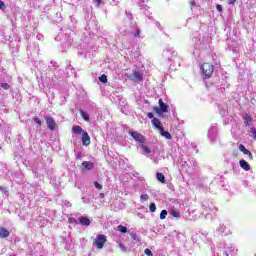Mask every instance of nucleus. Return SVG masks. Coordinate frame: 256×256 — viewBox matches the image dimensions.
<instances>
[{
	"instance_id": "7",
	"label": "nucleus",
	"mask_w": 256,
	"mask_h": 256,
	"mask_svg": "<svg viewBox=\"0 0 256 256\" xmlns=\"http://www.w3.org/2000/svg\"><path fill=\"white\" fill-rule=\"evenodd\" d=\"M239 150H240L244 155H248L250 161H253V153H251V151L247 150V148H245V145L240 144V145H239Z\"/></svg>"
},
{
	"instance_id": "38",
	"label": "nucleus",
	"mask_w": 256,
	"mask_h": 256,
	"mask_svg": "<svg viewBox=\"0 0 256 256\" xmlns=\"http://www.w3.org/2000/svg\"><path fill=\"white\" fill-rule=\"evenodd\" d=\"M190 5H191L192 7H195V0H192V1L190 2Z\"/></svg>"
},
{
	"instance_id": "8",
	"label": "nucleus",
	"mask_w": 256,
	"mask_h": 256,
	"mask_svg": "<svg viewBox=\"0 0 256 256\" xmlns=\"http://www.w3.org/2000/svg\"><path fill=\"white\" fill-rule=\"evenodd\" d=\"M82 167H84V169H87L88 171H91V169L95 168V164L91 161H83Z\"/></svg>"
},
{
	"instance_id": "34",
	"label": "nucleus",
	"mask_w": 256,
	"mask_h": 256,
	"mask_svg": "<svg viewBox=\"0 0 256 256\" xmlns=\"http://www.w3.org/2000/svg\"><path fill=\"white\" fill-rule=\"evenodd\" d=\"M237 0H228V5H235Z\"/></svg>"
},
{
	"instance_id": "16",
	"label": "nucleus",
	"mask_w": 256,
	"mask_h": 256,
	"mask_svg": "<svg viewBox=\"0 0 256 256\" xmlns=\"http://www.w3.org/2000/svg\"><path fill=\"white\" fill-rule=\"evenodd\" d=\"M79 113H80L82 119H84V121H89L90 118H89V114H87V112L80 110Z\"/></svg>"
},
{
	"instance_id": "15",
	"label": "nucleus",
	"mask_w": 256,
	"mask_h": 256,
	"mask_svg": "<svg viewBox=\"0 0 256 256\" xmlns=\"http://www.w3.org/2000/svg\"><path fill=\"white\" fill-rule=\"evenodd\" d=\"M156 177H157V179L160 181V183H166L165 175H163V173L158 172V173L156 174Z\"/></svg>"
},
{
	"instance_id": "22",
	"label": "nucleus",
	"mask_w": 256,
	"mask_h": 256,
	"mask_svg": "<svg viewBox=\"0 0 256 256\" xmlns=\"http://www.w3.org/2000/svg\"><path fill=\"white\" fill-rule=\"evenodd\" d=\"M99 81H100L101 83H107V75L102 74V75L99 77Z\"/></svg>"
},
{
	"instance_id": "28",
	"label": "nucleus",
	"mask_w": 256,
	"mask_h": 256,
	"mask_svg": "<svg viewBox=\"0 0 256 256\" xmlns=\"http://www.w3.org/2000/svg\"><path fill=\"white\" fill-rule=\"evenodd\" d=\"M6 8H7V6H5V2L0 0V9H1V11H5Z\"/></svg>"
},
{
	"instance_id": "2",
	"label": "nucleus",
	"mask_w": 256,
	"mask_h": 256,
	"mask_svg": "<svg viewBox=\"0 0 256 256\" xmlns=\"http://www.w3.org/2000/svg\"><path fill=\"white\" fill-rule=\"evenodd\" d=\"M158 104L159 107L153 108V111H155L157 115H161L162 113H167L169 111V106L163 102V99H159Z\"/></svg>"
},
{
	"instance_id": "42",
	"label": "nucleus",
	"mask_w": 256,
	"mask_h": 256,
	"mask_svg": "<svg viewBox=\"0 0 256 256\" xmlns=\"http://www.w3.org/2000/svg\"><path fill=\"white\" fill-rule=\"evenodd\" d=\"M69 221H70V223H71V221H72V220H71V219H69Z\"/></svg>"
},
{
	"instance_id": "10",
	"label": "nucleus",
	"mask_w": 256,
	"mask_h": 256,
	"mask_svg": "<svg viewBox=\"0 0 256 256\" xmlns=\"http://www.w3.org/2000/svg\"><path fill=\"white\" fill-rule=\"evenodd\" d=\"M79 223H80V225H84L85 227H89V225H91V220H89V218H87V217H80L79 218Z\"/></svg>"
},
{
	"instance_id": "39",
	"label": "nucleus",
	"mask_w": 256,
	"mask_h": 256,
	"mask_svg": "<svg viewBox=\"0 0 256 256\" xmlns=\"http://www.w3.org/2000/svg\"><path fill=\"white\" fill-rule=\"evenodd\" d=\"M140 33H141V31L138 30V31L136 32V35L139 36Z\"/></svg>"
},
{
	"instance_id": "41",
	"label": "nucleus",
	"mask_w": 256,
	"mask_h": 256,
	"mask_svg": "<svg viewBox=\"0 0 256 256\" xmlns=\"http://www.w3.org/2000/svg\"><path fill=\"white\" fill-rule=\"evenodd\" d=\"M100 197H105V194L101 193V194H100Z\"/></svg>"
},
{
	"instance_id": "26",
	"label": "nucleus",
	"mask_w": 256,
	"mask_h": 256,
	"mask_svg": "<svg viewBox=\"0 0 256 256\" xmlns=\"http://www.w3.org/2000/svg\"><path fill=\"white\" fill-rule=\"evenodd\" d=\"M140 200H141V201H148V200H149V195H147V194H142V195L140 196Z\"/></svg>"
},
{
	"instance_id": "21",
	"label": "nucleus",
	"mask_w": 256,
	"mask_h": 256,
	"mask_svg": "<svg viewBox=\"0 0 256 256\" xmlns=\"http://www.w3.org/2000/svg\"><path fill=\"white\" fill-rule=\"evenodd\" d=\"M149 210L151 211V213H155V211H157V206L155 205V203H151L149 205Z\"/></svg>"
},
{
	"instance_id": "11",
	"label": "nucleus",
	"mask_w": 256,
	"mask_h": 256,
	"mask_svg": "<svg viewBox=\"0 0 256 256\" xmlns=\"http://www.w3.org/2000/svg\"><path fill=\"white\" fill-rule=\"evenodd\" d=\"M152 125L156 127V129H163V124H161V120H159V118H153Z\"/></svg>"
},
{
	"instance_id": "32",
	"label": "nucleus",
	"mask_w": 256,
	"mask_h": 256,
	"mask_svg": "<svg viewBox=\"0 0 256 256\" xmlns=\"http://www.w3.org/2000/svg\"><path fill=\"white\" fill-rule=\"evenodd\" d=\"M250 136L253 138V139H256V130H251L250 131Z\"/></svg>"
},
{
	"instance_id": "9",
	"label": "nucleus",
	"mask_w": 256,
	"mask_h": 256,
	"mask_svg": "<svg viewBox=\"0 0 256 256\" xmlns=\"http://www.w3.org/2000/svg\"><path fill=\"white\" fill-rule=\"evenodd\" d=\"M239 165H240L241 169H244V171H251V165H249V163H247V161L240 160Z\"/></svg>"
},
{
	"instance_id": "13",
	"label": "nucleus",
	"mask_w": 256,
	"mask_h": 256,
	"mask_svg": "<svg viewBox=\"0 0 256 256\" xmlns=\"http://www.w3.org/2000/svg\"><path fill=\"white\" fill-rule=\"evenodd\" d=\"M133 77L136 81H143V74L137 70L133 71Z\"/></svg>"
},
{
	"instance_id": "30",
	"label": "nucleus",
	"mask_w": 256,
	"mask_h": 256,
	"mask_svg": "<svg viewBox=\"0 0 256 256\" xmlns=\"http://www.w3.org/2000/svg\"><path fill=\"white\" fill-rule=\"evenodd\" d=\"M34 122L36 123V125H38V127H41V120L37 117H34Z\"/></svg>"
},
{
	"instance_id": "14",
	"label": "nucleus",
	"mask_w": 256,
	"mask_h": 256,
	"mask_svg": "<svg viewBox=\"0 0 256 256\" xmlns=\"http://www.w3.org/2000/svg\"><path fill=\"white\" fill-rule=\"evenodd\" d=\"M160 135H162V137H165V139H172L171 133H169L167 130L165 129H160Z\"/></svg>"
},
{
	"instance_id": "24",
	"label": "nucleus",
	"mask_w": 256,
	"mask_h": 256,
	"mask_svg": "<svg viewBox=\"0 0 256 256\" xmlns=\"http://www.w3.org/2000/svg\"><path fill=\"white\" fill-rule=\"evenodd\" d=\"M142 150L146 153V155H149V153H151V149H149V147H147L146 145H142Z\"/></svg>"
},
{
	"instance_id": "18",
	"label": "nucleus",
	"mask_w": 256,
	"mask_h": 256,
	"mask_svg": "<svg viewBox=\"0 0 256 256\" xmlns=\"http://www.w3.org/2000/svg\"><path fill=\"white\" fill-rule=\"evenodd\" d=\"M130 237H132L133 241H136V243H139V236L137 233L131 232Z\"/></svg>"
},
{
	"instance_id": "5",
	"label": "nucleus",
	"mask_w": 256,
	"mask_h": 256,
	"mask_svg": "<svg viewBox=\"0 0 256 256\" xmlns=\"http://www.w3.org/2000/svg\"><path fill=\"white\" fill-rule=\"evenodd\" d=\"M82 145L84 147L91 145V137H89V134L86 131L82 132Z\"/></svg>"
},
{
	"instance_id": "23",
	"label": "nucleus",
	"mask_w": 256,
	"mask_h": 256,
	"mask_svg": "<svg viewBox=\"0 0 256 256\" xmlns=\"http://www.w3.org/2000/svg\"><path fill=\"white\" fill-rule=\"evenodd\" d=\"M160 219H167V210H162L160 213Z\"/></svg>"
},
{
	"instance_id": "3",
	"label": "nucleus",
	"mask_w": 256,
	"mask_h": 256,
	"mask_svg": "<svg viewBox=\"0 0 256 256\" xmlns=\"http://www.w3.org/2000/svg\"><path fill=\"white\" fill-rule=\"evenodd\" d=\"M105 243H107V237L103 234H99L97 239L94 240V245L97 246V249H103Z\"/></svg>"
},
{
	"instance_id": "1",
	"label": "nucleus",
	"mask_w": 256,
	"mask_h": 256,
	"mask_svg": "<svg viewBox=\"0 0 256 256\" xmlns=\"http://www.w3.org/2000/svg\"><path fill=\"white\" fill-rule=\"evenodd\" d=\"M200 69L205 79H211L213 77V71H215V66L209 62H205L201 65Z\"/></svg>"
},
{
	"instance_id": "27",
	"label": "nucleus",
	"mask_w": 256,
	"mask_h": 256,
	"mask_svg": "<svg viewBox=\"0 0 256 256\" xmlns=\"http://www.w3.org/2000/svg\"><path fill=\"white\" fill-rule=\"evenodd\" d=\"M144 253H145V255H147V256H153V252H151V250H150L149 248H146V249L144 250Z\"/></svg>"
},
{
	"instance_id": "4",
	"label": "nucleus",
	"mask_w": 256,
	"mask_h": 256,
	"mask_svg": "<svg viewBox=\"0 0 256 256\" xmlns=\"http://www.w3.org/2000/svg\"><path fill=\"white\" fill-rule=\"evenodd\" d=\"M131 137H133L134 140H136L138 143H145V137L143 134H139L138 132H128Z\"/></svg>"
},
{
	"instance_id": "36",
	"label": "nucleus",
	"mask_w": 256,
	"mask_h": 256,
	"mask_svg": "<svg viewBox=\"0 0 256 256\" xmlns=\"http://www.w3.org/2000/svg\"><path fill=\"white\" fill-rule=\"evenodd\" d=\"M147 117H148V119H153V113H151V112L148 113V114H147Z\"/></svg>"
},
{
	"instance_id": "40",
	"label": "nucleus",
	"mask_w": 256,
	"mask_h": 256,
	"mask_svg": "<svg viewBox=\"0 0 256 256\" xmlns=\"http://www.w3.org/2000/svg\"><path fill=\"white\" fill-rule=\"evenodd\" d=\"M73 129H81L79 126H74Z\"/></svg>"
},
{
	"instance_id": "12",
	"label": "nucleus",
	"mask_w": 256,
	"mask_h": 256,
	"mask_svg": "<svg viewBox=\"0 0 256 256\" xmlns=\"http://www.w3.org/2000/svg\"><path fill=\"white\" fill-rule=\"evenodd\" d=\"M0 237L2 239L9 237V230H7L5 227H0Z\"/></svg>"
},
{
	"instance_id": "19",
	"label": "nucleus",
	"mask_w": 256,
	"mask_h": 256,
	"mask_svg": "<svg viewBox=\"0 0 256 256\" xmlns=\"http://www.w3.org/2000/svg\"><path fill=\"white\" fill-rule=\"evenodd\" d=\"M117 229L120 233H127V227L123 225H118Z\"/></svg>"
},
{
	"instance_id": "17",
	"label": "nucleus",
	"mask_w": 256,
	"mask_h": 256,
	"mask_svg": "<svg viewBox=\"0 0 256 256\" xmlns=\"http://www.w3.org/2000/svg\"><path fill=\"white\" fill-rule=\"evenodd\" d=\"M170 215H172V217H175V219H179V217H181V213H179V211L175 209L171 210Z\"/></svg>"
},
{
	"instance_id": "29",
	"label": "nucleus",
	"mask_w": 256,
	"mask_h": 256,
	"mask_svg": "<svg viewBox=\"0 0 256 256\" xmlns=\"http://www.w3.org/2000/svg\"><path fill=\"white\" fill-rule=\"evenodd\" d=\"M1 87L4 88L7 91V90L10 89L11 86L9 84H7V83H2Z\"/></svg>"
},
{
	"instance_id": "35",
	"label": "nucleus",
	"mask_w": 256,
	"mask_h": 256,
	"mask_svg": "<svg viewBox=\"0 0 256 256\" xmlns=\"http://www.w3.org/2000/svg\"><path fill=\"white\" fill-rule=\"evenodd\" d=\"M81 131H83V130H81V129H74L73 133L79 134V133H81Z\"/></svg>"
},
{
	"instance_id": "37",
	"label": "nucleus",
	"mask_w": 256,
	"mask_h": 256,
	"mask_svg": "<svg viewBox=\"0 0 256 256\" xmlns=\"http://www.w3.org/2000/svg\"><path fill=\"white\" fill-rule=\"evenodd\" d=\"M102 2H103V0H96L97 6L99 7Z\"/></svg>"
},
{
	"instance_id": "20",
	"label": "nucleus",
	"mask_w": 256,
	"mask_h": 256,
	"mask_svg": "<svg viewBox=\"0 0 256 256\" xmlns=\"http://www.w3.org/2000/svg\"><path fill=\"white\" fill-rule=\"evenodd\" d=\"M244 120H245V123L249 125V123H251V121H253V118H251L250 115L246 114L244 116Z\"/></svg>"
},
{
	"instance_id": "31",
	"label": "nucleus",
	"mask_w": 256,
	"mask_h": 256,
	"mask_svg": "<svg viewBox=\"0 0 256 256\" xmlns=\"http://www.w3.org/2000/svg\"><path fill=\"white\" fill-rule=\"evenodd\" d=\"M94 186L96 187V189H103V186L101 184H99V182H94Z\"/></svg>"
},
{
	"instance_id": "33",
	"label": "nucleus",
	"mask_w": 256,
	"mask_h": 256,
	"mask_svg": "<svg viewBox=\"0 0 256 256\" xmlns=\"http://www.w3.org/2000/svg\"><path fill=\"white\" fill-rule=\"evenodd\" d=\"M216 9H217V11H219V13H221V11H223V6H221L220 4H218V5L216 6Z\"/></svg>"
},
{
	"instance_id": "6",
	"label": "nucleus",
	"mask_w": 256,
	"mask_h": 256,
	"mask_svg": "<svg viewBox=\"0 0 256 256\" xmlns=\"http://www.w3.org/2000/svg\"><path fill=\"white\" fill-rule=\"evenodd\" d=\"M45 120H46L48 129H55V127H57V123L55 122V119H53V117L46 116Z\"/></svg>"
},
{
	"instance_id": "25",
	"label": "nucleus",
	"mask_w": 256,
	"mask_h": 256,
	"mask_svg": "<svg viewBox=\"0 0 256 256\" xmlns=\"http://www.w3.org/2000/svg\"><path fill=\"white\" fill-rule=\"evenodd\" d=\"M0 191L5 195H9V190H7V187L5 186H0Z\"/></svg>"
}]
</instances>
